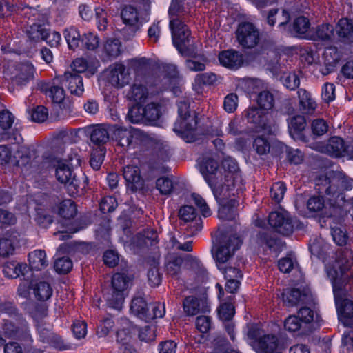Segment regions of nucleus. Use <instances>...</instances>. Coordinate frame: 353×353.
<instances>
[{"instance_id": "obj_25", "label": "nucleus", "mask_w": 353, "mask_h": 353, "mask_svg": "<svg viewBox=\"0 0 353 353\" xmlns=\"http://www.w3.org/2000/svg\"><path fill=\"white\" fill-rule=\"evenodd\" d=\"M90 138L94 147L101 149L109 141V132L105 125H97L90 129Z\"/></svg>"}, {"instance_id": "obj_55", "label": "nucleus", "mask_w": 353, "mask_h": 353, "mask_svg": "<svg viewBox=\"0 0 353 353\" xmlns=\"http://www.w3.org/2000/svg\"><path fill=\"white\" fill-rule=\"evenodd\" d=\"M285 191L286 185L283 182L274 183L270 190V196L276 203H279L283 199Z\"/></svg>"}, {"instance_id": "obj_1", "label": "nucleus", "mask_w": 353, "mask_h": 353, "mask_svg": "<svg viewBox=\"0 0 353 353\" xmlns=\"http://www.w3.org/2000/svg\"><path fill=\"white\" fill-rule=\"evenodd\" d=\"M353 265V251L347 248H341L336 252L335 264L327 268V274L330 279L334 291L341 288L350 280L348 272Z\"/></svg>"}, {"instance_id": "obj_35", "label": "nucleus", "mask_w": 353, "mask_h": 353, "mask_svg": "<svg viewBox=\"0 0 353 353\" xmlns=\"http://www.w3.org/2000/svg\"><path fill=\"white\" fill-rule=\"evenodd\" d=\"M334 27L330 23H323L316 26L314 37L315 40L324 42H332L335 34Z\"/></svg>"}, {"instance_id": "obj_47", "label": "nucleus", "mask_w": 353, "mask_h": 353, "mask_svg": "<svg viewBox=\"0 0 353 353\" xmlns=\"http://www.w3.org/2000/svg\"><path fill=\"white\" fill-rule=\"evenodd\" d=\"M310 27V23L307 18L299 17L296 18L292 23V33L297 37H305Z\"/></svg>"}, {"instance_id": "obj_44", "label": "nucleus", "mask_w": 353, "mask_h": 353, "mask_svg": "<svg viewBox=\"0 0 353 353\" xmlns=\"http://www.w3.org/2000/svg\"><path fill=\"white\" fill-rule=\"evenodd\" d=\"M148 96V88L145 85L139 83H134L128 92V99L136 102H144Z\"/></svg>"}, {"instance_id": "obj_15", "label": "nucleus", "mask_w": 353, "mask_h": 353, "mask_svg": "<svg viewBox=\"0 0 353 353\" xmlns=\"http://www.w3.org/2000/svg\"><path fill=\"white\" fill-rule=\"evenodd\" d=\"M183 307L188 316H194L199 313H207L210 310L208 299L204 296H186L183 301Z\"/></svg>"}, {"instance_id": "obj_51", "label": "nucleus", "mask_w": 353, "mask_h": 353, "mask_svg": "<svg viewBox=\"0 0 353 353\" xmlns=\"http://www.w3.org/2000/svg\"><path fill=\"white\" fill-rule=\"evenodd\" d=\"M121 43L118 39H108L104 44V51L110 58H115L121 54Z\"/></svg>"}, {"instance_id": "obj_33", "label": "nucleus", "mask_w": 353, "mask_h": 353, "mask_svg": "<svg viewBox=\"0 0 353 353\" xmlns=\"http://www.w3.org/2000/svg\"><path fill=\"white\" fill-rule=\"evenodd\" d=\"M19 327L14 339L19 340L23 345L30 346L33 342L28 322L21 315L19 318Z\"/></svg>"}, {"instance_id": "obj_2", "label": "nucleus", "mask_w": 353, "mask_h": 353, "mask_svg": "<svg viewBox=\"0 0 353 353\" xmlns=\"http://www.w3.org/2000/svg\"><path fill=\"white\" fill-rule=\"evenodd\" d=\"M169 26L173 44L179 53L185 57H199L196 48L190 44L191 32L182 19L176 17L170 19Z\"/></svg>"}, {"instance_id": "obj_43", "label": "nucleus", "mask_w": 353, "mask_h": 353, "mask_svg": "<svg viewBox=\"0 0 353 353\" xmlns=\"http://www.w3.org/2000/svg\"><path fill=\"white\" fill-rule=\"evenodd\" d=\"M258 108L264 111L269 112L274 105V97L273 94L268 90L260 92L256 99Z\"/></svg>"}, {"instance_id": "obj_27", "label": "nucleus", "mask_w": 353, "mask_h": 353, "mask_svg": "<svg viewBox=\"0 0 353 353\" xmlns=\"http://www.w3.org/2000/svg\"><path fill=\"white\" fill-rule=\"evenodd\" d=\"M334 29L341 41L353 42V19H341Z\"/></svg>"}, {"instance_id": "obj_12", "label": "nucleus", "mask_w": 353, "mask_h": 353, "mask_svg": "<svg viewBox=\"0 0 353 353\" xmlns=\"http://www.w3.org/2000/svg\"><path fill=\"white\" fill-rule=\"evenodd\" d=\"M52 326L46 323H39L37 325V330L41 342L47 343L56 349L63 350L68 348V345L64 343L62 338L54 333Z\"/></svg>"}, {"instance_id": "obj_54", "label": "nucleus", "mask_w": 353, "mask_h": 353, "mask_svg": "<svg viewBox=\"0 0 353 353\" xmlns=\"http://www.w3.org/2000/svg\"><path fill=\"white\" fill-rule=\"evenodd\" d=\"M111 292L107 295L106 300L108 305L114 309H120L124 302V293L110 289Z\"/></svg>"}, {"instance_id": "obj_36", "label": "nucleus", "mask_w": 353, "mask_h": 353, "mask_svg": "<svg viewBox=\"0 0 353 353\" xmlns=\"http://www.w3.org/2000/svg\"><path fill=\"white\" fill-rule=\"evenodd\" d=\"M134 243L140 248L154 245L158 243V234L154 230L148 228L137 236Z\"/></svg>"}, {"instance_id": "obj_59", "label": "nucleus", "mask_w": 353, "mask_h": 353, "mask_svg": "<svg viewBox=\"0 0 353 353\" xmlns=\"http://www.w3.org/2000/svg\"><path fill=\"white\" fill-rule=\"evenodd\" d=\"M17 154L19 158L16 161L17 166L26 167L30 164L31 155L29 148L26 146H20L17 151Z\"/></svg>"}, {"instance_id": "obj_42", "label": "nucleus", "mask_w": 353, "mask_h": 353, "mask_svg": "<svg viewBox=\"0 0 353 353\" xmlns=\"http://www.w3.org/2000/svg\"><path fill=\"white\" fill-rule=\"evenodd\" d=\"M123 176L128 183H131L136 188L142 185L140 170L137 166L127 165L124 167Z\"/></svg>"}, {"instance_id": "obj_31", "label": "nucleus", "mask_w": 353, "mask_h": 353, "mask_svg": "<svg viewBox=\"0 0 353 353\" xmlns=\"http://www.w3.org/2000/svg\"><path fill=\"white\" fill-rule=\"evenodd\" d=\"M284 327L290 332L301 331V334L308 335L314 330V327L307 328L297 315H290L284 321Z\"/></svg>"}, {"instance_id": "obj_16", "label": "nucleus", "mask_w": 353, "mask_h": 353, "mask_svg": "<svg viewBox=\"0 0 353 353\" xmlns=\"http://www.w3.org/2000/svg\"><path fill=\"white\" fill-rule=\"evenodd\" d=\"M256 241L260 246H265L275 252H280L285 246V243L281 239L270 229H262L258 232Z\"/></svg>"}, {"instance_id": "obj_40", "label": "nucleus", "mask_w": 353, "mask_h": 353, "mask_svg": "<svg viewBox=\"0 0 353 353\" xmlns=\"http://www.w3.org/2000/svg\"><path fill=\"white\" fill-rule=\"evenodd\" d=\"M219 168V163L212 158H205L200 165V171L204 178L212 179V181L216 180V174Z\"/></svg>"}, {"instance_id": "obj_23", "label": "nucleus", "mask_w": 353, "mask_h": 353, "mask_svg": "<svg viewBox=\"0 0 353 353\" xmlns=\"http://www.w3.org/2000/svg\"><path fill=\"white\" fill-rule=\"evenodd\" d=\"M279 340L274 334H265L259 341H254L252 349L257 353H273L278 349Z\"/></svg>"}, {"instance_id": "obj_21", "label": "nucleus", "mask_w": 353, "mask_h": 353, "mask_svg": "<svg viewBox=\"0 0 353 353\" xmlns=\"http://www.w3.org/2000/svg\"><path fill=\"white\" fill-rule=\"evenodd\" d=\"M125 70V66L121 63H115L110 66L108 76V82L114 88H123L130 80V75Z\"/></svg>"}, {"instance_id": "obj_53", "label": "nucleus", "mask_w": 353, "mask_h": 353, "mask_svg": "<svg viewBox=\"0 0 353 353\" xmlns=\"http://www.w3.org/2000/svg\"><path fill=\"white\" fill-rule=\"evenodd\" d=\"M219 318L223 321H231L235 314L234 305L230 303H222L217 308Z\"/></svg>"}, {"instance_id": "obj_32", "label": "nucleus", "mask_w": 353, "mask_h": 353, "mask_svg": "<svg viewBox=\"0 0 353 353\" xmlns=\"http://www.w3.org/2000/svg\"><path fill=\"white\" fill-rule=\"evenodd\" d=\"M28 266L26 263L15 261L6 262L3 266V272L5 276L9 279H17L20 275L24 276V272Z\"/></svg>"}, {"instance_id": "obj_14", "label": "nucleus", "mask_w": 353, "mask_h": 353, "mask_svg": "<svg viewBox=\"0 0 353 353\" xmlns=\"http://www.w3.org/2000/svg\"><path fill=\"white\" fill-rule=\"evenodd\" d=\"M15 71V74L11 78V85L13 87L22 88L34 79V67L28 62L17 65Z\"/></svg>"}, {"instance_id": "obj_60", "label": "nucleus", "mask_w": 353, "mask_h": 353, "mask_svg": "<svg viewBox=\"0 0 353 353\" xmlns=\"http://www.w3.org/2000/svg\"><path fill=\"white\" fill-rule=\"evenodd\" d=\"M321 99L326 103H330L336 98L335 85L332 83L326 82L321 88Z\"/></svg>"}, {"instance_id": "obj_18", "label": "nucleus", "mask_w": 353, "mask_h": 353, "mask_svg": "<svg viewBox=\"0 0 353 353\" xmlns=\"http://www.w3.org/2000/svg\"><path fill=\"white\" fill-rule=\"evenodd\" d=\"M139 15L140 13L138 8L132 5H125L121 10V18L122 21L125 26L129 27L131 32L128 39L134 36L142 25V23L140 21Z\"/></svg>"}, {"instance_id": "obj_29", "label": "nucleus", "mask_w": 353, "mask_h": 353, "mask_svg": "<svg viewBox=\"0 0 353 353\" xmlns=\"http://www.w3.org/2000/svg\"><path fill=\"white\" fill-rule=\"evenodd\" d=\"M48 95L52 98V102L56 103L60 109L61 114L66 115L70 112V105L64 103L65 91L63 87L51 85L48 90Z\"/></svg>"}, {"instance_id": "obj_9", "label": "nucleus", "mask_w": 353, "mask_h": 353, "mask_svg": "<svg viewBox=\"0 0 353 353\" xmlns=\"http://www.w3.org/2000/svg\"><path fill=\"white\" fill-rule=\"evenodd\" d=\"M243 115L248 123L254 125L257 130L270 131L271 114L270 112L264 111L256 106L252 105L246 109Z\"/></svg>"}, {"instance_id": "obj_52", "label": "nucleus", "mask_w": 353, "mask_h": 353, "mask_svg": "<svg viewBox=\"0 0 353 353\" xmlns=\"http://www.w3.org/2000/svg\"><path fill=\"white\" fill-rule=\"evenodd\" d=\"M106 148H94L91 152L90 165L94 170H99L103 162Z\"/></svg>"}, {"instance_id": "obj_49", "label": "nucleus", "mask_w": 353, "mask_h": 353, "mask_svg": "<svg viewBox=\"0 0 353 353\" xmlns=\"http://www.w3.org/2000/svg\"><path fill=\"white\" fill-rule=\"evenodd\" d=\"M130 281V277L125 273L117 272L112 277V289L125 292Z\"/></svg>"}, {"instance_id": "obj_11", "label": "nucleus", "mask_w": 353, "mask_h": 353, "mask_svg": "<svg viewBox=\"0 0 353 353\" xmlns=\"http://www.w3.org/2000/svg\"><path fill=\"white\" fill-rule=\"evenodd\" d=\"M268 223L277 233L283 236H288L293 232L292 219L286 212H272L268 216Z\"/></svg>"}, {"instance_id": "obj_61", "label": "nucleus", "mask_w": 353, "mask_h": 353, "mask_svg": "<svg viewBox=\"0 0 353 353\" xmlns=\"http://www.w3.org/2000/svg\"><path fill=\"white\" fill-rule=\"evenodd\" d=\"M265 335L264 331L258 324H252L248 327V338L249 344L252 347L254 341H259Z\"/></svg>"}, {"instance_id": "obj_30", "label": "nucleus", "mask_w": 353, "mask_h": 353, "mask_svg": "<svg viewBox=\"0 0 353 353\" xmlns=\"http://www.w3.org/2000/svg\"><path fill=\"white\" fill-rule=\"evenodd\" d=\"M63 34L70 50H80L82 44V34L77 28L74 26L66 28L63 30Z\"/></svg>"}, {"instance_id": "obj_4", "label": "nucleus", "mask_w": 353, "mask_h": 353, "mask_svg": "<svg viewBox=\"0 0 353 353\" xmlns=\"http://www.w3.org/2000/svg\"><path fill=\"white\" fill-rule=\"evenodd\" d=\"M242 239L236 234L223 239L217 245L212 255L219 270L223 269L222 265L225 263L239 250L242 244Z\"/></svg>"}, {"instance_id": "obj_5", "label": "nucleus", "mask_w": 353, "mask_h": 353, "mask_svg": "<svg viewBox=\"0 0 353 353\" xmlns=\"http://www.w3.org/2000/svg\"><path fill=\"white\" fill-rule=\"evenodd\" d=\"M235 35L239 45L246 49L254 48L260 41L259 28L254 23L248 21H242L239 23Z\"/></svg>"}, {"instance_id": "obj_20", "label": "nucleus", "mask_w": 353, "mask_h": 353, "mask_svg": "<svg viewBox=\"0 0 353 353\" xmlns=\"http://www.w3.org/2000/svg\"><path fill=\"white\" fill-rule=\"evenodd\" d=\"M61 82L71 94L81 97L84 92L83 78L81 74L74 72L66 71L61 77Z\"/></svg>"}, {"instance_id": "obj_8", "label": "nucleus", "mask_w": 353, "mask_h": 353, "mask_svg": "<svg viewBox=\"0 0 353 353\" xmlns=\"http://www.w3.org/2000/svg\"><path fill=\"white\" fill-rule=\"evenodd\" d=\"M205 181L211 188L213 194L218 203H223L225 200L230 197H234L238 195L241 190L236 188L234 179H225V181L218 185L216 180L212 181V179L205 176Z\"/></svg>"}, {"instance_id": "obj_19", "label": "nucleus", "mask_w": 353, "mask_h": 353, "mask_svg": "<svg viewBox=\"0 0 353 353\" xmlns=\"http://www.w3.org/2000/svg\"><path fill=\"white\" fill-rule=\"evenodd\" d=\"M112 138L123 152H126L132 144L133 138L138 131L134 128H126L117 125L112 126Z\"/></svg>"}, {"instance_id": "obj_62", "label": "nucleus", "mask_w": 353, "mask_h": 353, "mask_svg": "<svg viewBox=\"0 0 353 353\" xmlns=\"http://www.w3.org/2000/svg\"><path fill=\"white\" fill-rule=\"evenodd\" d=\"M156 188L161 194H170L173 189L172 181L168 176L160 177L156 181Z\"/></svg>"}, {"instance_id": "obj_26", "label": "nucleus", "mask_w": 353, "mask_h": 353, "mask_svg": "<svg viewBox=\"0 0 353 353\" xmlns=\"http://www.w3.org/2000/svg\"><path fill=\"white\" fill-rule=\"evenodd\" d=\"M297 94L299 108L302 113L312 114L317 108V104L311 93L305 89L301 88L297 91Z\"/></svg>"}, {"instance_id": "obj_57", "label": "nucleus", "mask_w": 353, "mask_h": 353, "mask_svg": "<svg viewBox=\"0 0 353 353\" xmlns=\"http://www.w3.org/2000/svg\"><path fill=\"white\" fill-rule=\"evenodd\" d=\"M337 311L339 315L346 319L353 317V301L349 299H344L339 303L336 302Z\"/></svg>"}, {"instance_id": "obj_6", "label": "nucleus", "mask_w": 353, "mask_h": 353, "mask_svg": "<svg viewBox=\"0 0 353 353\" xmlns=\"http://www.w3.org/2000/svg\"><path fill=\"white\" fill-rule=\"evenodd\" d=\"M339 174L331 176L321 175L315 181V189L320 194H325L345 203L344 194L341 193Z\"/></svg>"}, {"instance_id": "obj_7", "label": "nucleus", "mask_w": 353, "mask_h": 353, "mask_svg": "<svg viewBox=\"0 0 353 353\" xmlns=\"http://www.w3.org/2000/svg\"><path fill=\"white\" fill-rule=\"evenodd\" d=\"M55 176L60 183L65 184L68 193L72 196L77 195L79 189L85 188V185L81 187L80 180L73 174L72 168L65 163H59L58 164Z\"/></svg>"}, {"instance_id": "obj_37", "label": "nucleus", "mask_w": 353, "mask_h": 353, "mask_svg": "<svg viewBox=\"0 0 353 353\" xmlns=\"http://www.w3.org/2000/svg\"><path fill=\"white\" fill-rule=\"evenodd\" d=\"M161 115V105L159 103L151 102L145 106L146 125H154Z\"/></svg>"}, {"instance_id": "obj_17", "label": "nucleus", "mask_w": 353, "mask_h": 353, "mask_svg": "<svg viewBox=\"0 0 353 353\" xmlns=\"http://www.w3.org/2000/svg\"><path fill=\"white\" fill-rule=\"evenodd\" d=\"M179 72L176 67L173 64L163 66V72L158 77L152 78V81L155 87L153 92H160L168 89L172 82L178 77Z\"/></svg>"}, {"instance_id": "obj_58", "label": "nucleus", "mask_w": 353, "mask_h": 353, "mask_svg": "<svg viewBox=\"0 0 353 353\" xmlns=\"http://www.w3.org/2000/svg\"><path fill=\"white\" fill-rule=\"evenodd\" d=\"M55 271L60 274L68 273L72 268V262L68 256L57 259L54 265Z\"/></svg>"}, {"instance_id": "obj_34", "label": "nucleus", "mask_w": 353, "mask_h": 353, "mask_svg": "<svg viewBox=\"0 0 353 353\" xmlns=\"http://www.w3.org/2000/svg\"><path fill=\"white\" fill-rule=\"evenodd\" d=\"M29 265L32 270H41L48 266L44 250H36L28 254Z\"/></svg>"}, {"instance_id": "obj_38", "label": "nucleus", "mask_w": 353, "mask_h": 353, "mask_svg": "<svg viewBox=\"0 0 353 353\" xmlns=\"http://www.w3.org/2000/svg\"><path fill=\"white\" fill-rule=\"evenodd\" d=\"M283 300L288 307H293L300 303L305 294L298 288H290L285 290L283 294Z\"/></svg>"}, {"instance_id": "obj_45", "label": "nucleus", "mask_w": 353, "mask_h": 353, "mask_svg": "<svg viewBox=\"0 0 353 353\" xmlns=\"http://www.w3.org/2000/svg\"><path fill=\"white\" fill-rule=\"evenodd\" d=\"M77 210L75 203L71 199H64L58 205V214L65 219L73 218Z\"/></svg>"}, {"instance_id": "obj_50", "label": "nucleus", "mask_w": 353, "mask_h": 353, "mask_svg": "<svg viewBox=\"0 0 353 353\" xmlns=\"http://www.w3.org/2000/svg\"><path fill=\"white\" fill-rule=\"evenodd\" d=\"M81 39L82 44L80 50H94L99 46V38L91 32L83 34Z\"/></svg>"}, {"instance_id": "obj_41", "label": "nucleus", "mask_w": 353, "mask_h": 353, "mask_svg": "<svg viewBox=\"0 0 353 353\" xmlns=\"http://www.w3.org/2000/svg\"><path fill=\"white\" fill-rule=\"evenodd\" d=\"M35 298L40 301H48L52 295V288L50 283L46 281L36 283L33 288Z\"/></svg>"}, {"instance_id": "obj_39", "label": "nucleus", "mask_w": 353, "mask_h": 353, "mask_svg": "<svg viewBox=\"0 0 353 353\" xmlns=\"http://www.w3.org/2000/svg\"><path fill=\"white\" fill-rule=\"evenodd\" d=\"M149 305L145 299L141 296H137L132 299L130 305V310L132 314L139 319L147 321V312Z\"/></svg>"}, {"instance_id": "obj_24", "label": "nucleus", "mask_w": 353, "mask_h": 353, "mask_svg": "<svg viewBox=\"0 0 353 353\" xmlns=\"http://www.w3.org/2000/svg\"><path fill=\"white\" fill-rule=\"evenodd\" d=\"M325 67L321 69V73L327 75L332 73L341 59V54L336 47L326 48L323 53Z\"/></svg>"}, {"instance_id": "obj_13", "label": "nucleus", "mask_w": 353, "mask_h": 353, "mask_svg": "<svg viewBox=\"0 0 353 353\" xmlns=\"http://www.w3.org/2000/svg\"><path fill=\"white\" fill-rule=\"evenodd\" d=\"M200 263L201 261L197 258L191 255L185 257L173 256L165 263V270L169 275L176 276L181 272L183 264L190 269H196L199 268Z\"/></svg>"}, {"instance_id": "obj_28", "label": "nucleus", "mask_w": 353, "mask_h": 353, "mask_svg": "<svg viewBox=\"0 0 353 353\" xmlns=\"http://www.w3.org/2000/svg\"><path fill=\"white\" fill-rule=\"evenodd\" d=\"M325 152L330 156L339 157L344 154L349 152L348 146L343 139L339 137H332L329 139L327 143L325 146Z\"/></svg>"}, {"instance_id": "obj_10", "label": "nucleus", "mask_w": 353, "mask_h": 353, "mask_svg": "<svg viewBox=\"0 0 353 353\" xmlns=\"http://www.w3.org/2000/svg\"><path fill=\"white\" fill-rule=\"evenodd\" d=\"M179 216L180 219L188 223L185 228L188 235L194 236L202 230V219L197 214L196 210L193 206H182L179 210Z\"/></svg>"}, {"instance_id": "obj_56", "label": "nucleus", "mask_w": 353, "mask_h": 353, "mask_svg": "<svg viewBox=\"0 0 353 353\" xmlns=\"http://www.w3.org/2000/svg\"><path fill=\"white\" fill-rule=\"evenodd\" d=\"M165 313V305L161 303H150L147 312V321L157 318H162Z\"/></svg>"}, {"instance_id": "obj_63", "label": "nucleus", "mask_w": 353, "mask_h": 353, "mask_svg": "<svg viewBox=\"0 0 353 353\" xmlns=\"http://www.w3.org/2000/svg\"><path fill=\"white\" fill-rule=\"evenodd\" d=\"M114 322L112 318H105L100 321L97 326V334L99 337L106 336L110 330L113 328Z\"/></svg>"}, {"instance_id": "obj_64", "label": "nucleus", "mask_w": 353, "mask_h": 353, "mask_svg": "<svg viewBox=\"0 0 353 353\" xmlns=\"http://www.w3.org/2000/svg\"><path fill=\"white\" fill-rule=\"evenodd\" d=\"M297 314L307 328L313 327L314 312L311 308L306 306L302 307L299 310Z\"/></svg>"}, {"instance_id": "obj_22", "label": "nucleus", "mask_w": 353, "mask_h": 353, "mask_svg": "<svg viewBox=\"0 0 353 353\" xmlns=\"http://www.w3.org/2000/svg\"><path fill=\"white\" fill-rule=\"evenodd\" d=\"M219 61L221 65L230 70H237L243 63V54L233 49L223 50L219 54Z\"/></svg>"}, {"instance_id": "obj_3", "label": "nucleus", "mask_w": 353, "mask_h": 353, "mask_svg": "<svg viewBox=\"0 0 353 353\" xmlns=\"http://www.w3.org/2000/svg\"><path fill=\"white\" fill-rule=\"evenodd\" d=\"M178 114L180 121L175 123L174 132L180 134L187 142L194 141V131L198 124L196 115L195 113L191 114L190 105L185 101L178 103Z\"/></svg>"}, {"instance_id": "obj_48", "label": "nucleus", "mask_w": 353, "mask_h": 353, "mask_svg": "<svg viewBox=\"0 0 353 353\" xmlns=\"http://www.w3.org/2000/svg\"><path fill=\"white\" fill-rule=\"evenodd\" d=\"M126 117L132 123L145 124V106L143 108L139 104L132 106L128 110Z\"/></svg>"}, {"instance_id": "obj_46", "label": "nucleus", "mask_w": 353, "mask_h": 353, "mask_svg": "<svg viewBox=\"0 0 353 353\" xmlns=\"http://www.w3.org/2000/svg\"><path fill=\"white\" fill-rule=\"evenodd\" d=\"M47 34V28L39 23H33L26 30L27 37L34 43L43 41Z\"/></svg>"}]
</instances>
